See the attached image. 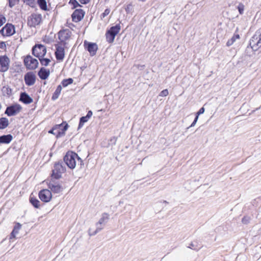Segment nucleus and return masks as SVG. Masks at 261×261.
Instances as JSON below:
<instances>
[{
  "label": "nucleus",
  "mask_w": 261,
  "mask_h": 261,
  "mask_svg": "<svg viewBox=\"0 0 261 261\" xmlns=\"http://www.w3.org/2000/svg\"><path fill=\"white\" fill-rule=\"evenodd\" d=\"M69 126L66 121H63L61 124L55 125L48 130V133L55 135L57 138H59L65 135V132Z\"/></svg>",
  "instance_id": "f257e3e1"
},
{
  "label": "nucleus",
  "mask_w": 261,
  "mask_h": 261,
  "mask_svg": "<svg viewBox=\"0 0 261 261\" xmlns=\"http://www.w3.org/2000/svg\"><path fill=\"white\" fill-rule=\"evenodd\" d=\"M76 156H77V153L74 151L69 150L63 158L64 162L70 169H74L76 166Z\"/></svg>",
  "instance_id": "f03ea898"
},
{
  "label": "nucleus",
  "mask_w": 261,
  "mask_h": 261,
  "mask_svg": "<svg viewBox=\"0 0 261 261\" xmlns=\"http://www.w3.org/2000/svg\"><path fill=\"white\" fill-rule=\"evenodd\" d=\"M120 29V23H118L107 30L105 35L106 40L109 43H112L114 42L116 36L119 33Z\"/></svg>",
  "instance_id": "7ed1b4c3"
},
{
  "label": "nucleus",
  "mask_w": 261,
  "mask_h": 261,
  "mask_svg": "<svg viewBox=\"0 0 261 261\" xmlns=\"http://www.w3.org/2000/svg\"><path fill=\"white\" fill-rule=\"evenodd\" d=\"M71 35V32L66 29H61L58 33V38L60 40V43L63 44L64 46H65L67 44L66 41L68 40Z\"/></svg>",
  "instance_id": "20e7f679"
},
{
  "label": "nucleus",
  "mask_w": 261,
  "mask_h": 261,
  "mask_svg": "<svg viewBox=\"0 0 261 261\" xmlns=\"http://www.w3.org/2000/svg\"><path fill=\"white\" fill-rule=\"evenodd\" d=\"M84 46L86 50L88 51L91 56H94L96 54L98 49L97 44L94 42H89L85 40Z\"/></svg>",
  "instance_id": "39448f33"
},
{
  "label": "nucleus",
  "mask_w": 261,
  "mask_h": 261,
  "mask_svg": "<svg viewBox=\"0 0 261 261\" xmlns=\"http://www.w3.org/2000/svg\"><path fill=\"white\" fill-rule=\"evenodd\" d=\"M46 54V48L45 45L36 43L34 46V56L37 58L44 57Z\"/></svg>",
  "instance_id": "423d86ee"
},
{
  "label": "nucleus",
  "mask_w": 261,
  "mask_h": 261,
  "mask_svg": "<svg viewBox=\"0 0 261 261\" xmlns=\"http://www.w3.org/2000/svg\"><path fill=\"white\" fill-rule=\"evenodd\" d=\"M38 196L40 199L45 203L49 202L53 197L51 192L47 189L41 190L39 192Z\"/></svg>",
  "instance_id": "0eeeda50"
},
{
  "label": "nucleus",
  "mask_w": 261,
  "mask_h": 261,
  "mask_svg": "<svg viewBox=\"0 0 261 261\" xmlns=\"http://www.w3.org/2000/svg\"><path fill=\"white\" fill-rule=\"evenodd\" d=\"M54 169L51 170V173L56 179L62 177V173L64 171V168L60 162L56 163L54 166Z\"/></svg>",
  "instance_id": "6e6552de"
},
{
  "label": "nucleus",
  "mask_w": 261,
  "mask_h": 261,
  "mask_svg": "<svg viewBox=\"0 0 261 261\" xmlns=\"http://www.w3.org/2000/svg\"><path fill=\"white\" fill-rule=\"evenodd\" d=\"M22 109L21 106L19 104L12 105L8 107L5 111V114L8 116L16 115L18 114Z\"/></svg>",
  "instance_id": "1a4fd4ad"
},
{
  "label": "nucleus",
  "mask_w": 261,
  "mask_h": 261,
  "mask_svg": "<svg viewBox=\"0 0 261 261\" xmlns=\"http://www.w3.org/2000/svg\"><path fill=\"white\" fill-rule=\"evenodd\" d=\"M1 34L3 36H10L15 33V28L13 25L7 23L0 30Z\"/></svg>",
  "instance_id": "9d476101"
},
{
  "label": "nucleus",
  "mask_w": 261,
  "mask_h": 261,
  "mask_svg": "<svg viewBox=\"0 0 261 261\" xmlns=\"http://www.w3.org/2000/svg\"><path fill=\"white\" fill-rule=\"evenodd\" d=\"M85 15V12L82 9H75L71 14L72 20L78 22L82 20Z\"/></svg>",
  "instance_id": "9b49d317"
},
{
  "label": "nucleus",
  "mask_w": 261,
  "mask_h": 261,
  "mask_svg": "<svg viewBox=\"0 0 261 261\" xmlns=\"http://www.w3.org/2000/svg\"><path fill=\"white\" fill-rule=\"evenodd\" d=\"M9 63L10 60L7 56H1L0 71L3 72L7 71L9 69Z\"/></svg>",
  "instance_id": "f8f14e48"
},
{
  "label": "nucleus",
  "mask_w": 261,
  "mask_h": 261,
  "mask_svg": "<svg viewBox=\"0 0 261 261\" xmlns=\"http://www.w3.org/2000/svg\"><path fill=\"white\" fill-rule=\"evenodd\" d=\"M56 51L55 53V57L58 61H63L65 57V49L64 47L59 44H55Z\"/></svg>",
  "instance_id": "ddd939ff"
},
{
  "label": "nucleus",
  "mask_w": 261,
  "mask_h": 261,
  "mask_svg": "<svg viewBox=\"0 0 261 261\" xmlns=\"http://www.w3.org/2000/svg\"><path fill=\"white\" fill-rule=\"evenodd\" d=\"M257 39V42L256 43L254 42L251 46V48L254 50L257 49L256 47H261V34L259 35L258 37L256 35H254L250 41V45H251L252 43L254 42V40H256Z\"/></svg>",
  "instance_id": "4468645a"
},
{
  "label": "nucleus",
  "mask_w": 261,
  "mask_h": 261,
  "mask_svg": "<svg viewBox=\"0 0 261 261\" xmlns=\"http://www.w3.org/2000/svg\"><path fill=\"white\" fill-rule=\"evenodd\" d=\"M50 74V71L48 69H46L44 67L40 68V70L38 72V75L39 78L42 80H45L47 79Z\"/></svg>",
  "instance_id": "2eb2a0df"
},
{
  "label": "nucleus",
  "mask_w": 261,
  "mask_h": 261,
  "mask_svg": "<svg viewBox=\"0 0 261 261\" xmlns=\"http://www.w3.org/2000/svg\"><path fill=\"white\" fill-rule=\"evenodd\" d=\"M48 189L51 193L59 194L62 192L63 190V188L60 183L57 184L55 185H52L48 187Z\"/></svg>",
  "instance_id": "dca6fc26"
},
{
  "label": "nucleus",
  "mask_w": 261,
  "mask_h": 261,
  "mask_svg": "<svg viewBox=\"0 0 261 261\" xmlns=\"http://www.w3.org/2000/svg\"><path fill=\"white\" fill-rule=\"evenodd\" d=\"M19 100L25 104H29L32 102V98L25 92L20 94Z\"/></svg>",
  "instance_id": "f3484780"
},
{
  "label": "nucleus",
  "mask_w": 261,
  "mask_h": 261,
  "mask_svg": "<svg viewBox=\"0 0 261 261\" xmlns=\"http://www.w3.org/2000/svg\"><path fill=\"white\" fill-rule=\"evenodd\" d=\"M24 65L27 69H31L33 68L32 64H33V58L30 55H27L24 57Z\"/></svg>",
  "instance_id": "a211bd4d"
},
{
  "label": "nucleus",
  "mask_w": 261,
  "mask_h": 261,
  "mask_svg": "<svg viewBox=\"0 0 261 261\" xmlns=\"http://www.w3.org/2000/svg\"><path fill=\"white\" fill-rule=\"evenodd\" d=\"M21 225L19 223L16 224V225L14 227L12 231L10 234V240H11L13 238H15L16 235L18 233L19 231L21 228Z\"/></svg>",
  "instance_id": "6ab92c4d"
},
{
  "label": "nucleus",
  "mask_w": 261,
  "mask_h": 261,
  "mask_svg": "<svg viewBox=\"0 0 261 261\" xmlns=\"http://www.w3.org/2000/svg\"><path fill=\"white\" fill-rule=\"evenodd\" d=\"M13 139L11 135H3L0 136V143L8 144Z\"/></svg>",
  "instance_id": "aec40b11"
},
{
  "label": "nucleus",
  "mask_w": 261,
  "mask_h": 261,
  "mask_svg": "<svg viewBox=\"0 0 261 261\" xmlns=\"http://www.w3.org/2000/svg\"><path fill=\"white\" fill-rule=\"evenodd\" d=\"M59 179H56L55 178L54 176L50 174V178H48L46 179V182L47 185V186H50L52 185H57V184L60 183L59 181Z\"/></svg>",
  "instance_id": "412c9836"
},
{
  "label": "nucleus",
  "mask_w": 261,
  "mask_h": 261,
  "mask_svg": "<svg viewBox=\"0 0 261 261\" xmlns=\"http://www.w3.org/2000/svg\"><path fill=\"white\" fill-rule=\"evenodd\" d=\"M62 89V87L61 85H59L57 86L55 91L53 94L51 96V100L53 101L57 99L61 93V90Z\"/></svg>",
  "instance_id": "4be33fe9"
},
{
  "label": "nucleus",
  "mask_w": 261,
  "mask_h": 261,
  "mask_svg": "<svg viewBox=\"0 0 261 261\" xmlns=\"http://www.w3.org/2000/svg\"><path fill=\"white\" fill-rule=\"evenodd\" d=\"M24 80L27 85H33V72L27 73L24 76Z\"/></svg>",
  "instance_id": "5701e85b"
},
{
  "label": "nucleus",
  "mask_w": 261,
  "mask_h": 261,
  "mask_svg": "<svg viewBox=\"0 0 261 261\" xmlns=\"http://www.w3.org/2000/svg\"><path fill=\"white\" fill-rule=\"evenodd\" d=\"M109 219V215L108 213H104L102 214L101 218L99 220L98 222L96 223V225L98 224H102L107 223Z\"/></svg>",
  "instance_id": "b1692460"
},
{
  "label": "nucleus",
  "mask_w": 261,
  "mask_h": 261,
  "mask_svg": "<svg viewBox=\"0 0 261 261\" xmlns=\"http://www.w3.org/2000/svg\"><path fill=\"white\" fill-rule=\"evenodd\" d=\"M9 125L8 119L5 117L0 118V129L6 128Z\"/></svg>",
  "instance_id": "393cba45"
},
{
  "label": "nucleus",
  "mask_w": 261,
  "mask_h": 261,
  "mask_svg": "<svg viewBox=\"0 0 261 261\" xmlns=\"http://www.w3.org/2000/svg\"><path fill=\"white\" fill-rule=\"evenodd\" d=\"M240 38L239 34L234 33L233 36L229 39L226 45L227 46H230L233 44V43L236 41V40Z\"/></svg>",
  "instance_id": "a878e982"
},
{
  "label": "nucleus",
  "mask_w": 261,
  "mask_h": 261,
  "mask_svg": "<svg viewBox=\"0 0 261 261\" xmlns=\"http://www.w3.org/2000/svg\"><path fill=\"white\" fill-rule=\"evenodd\" d=\"M188 247L194 250L198 251L201 248V246L197 241H194L191 242Z\"/></svg>",
  "instance_id": "bb28decb"
},
{
  "label": "nucleus",
  "mask_w": 261,
  "mask_h": 261,
  "mask_svg": "<svg viewBox=\"0 0 261 261\" xmlns=\"http://www.w3.org/2000/svg\"><path fill=\"white\" fill-rule=\"evenodd\" d=\"M123 8L125 9L126 14H132L134 11V6L132 3L124 5Z\"/></svg>",
  "instance_id": "cd10ccee"
},
{
  "label": "nucleus",
  "mask_w": 261,
  "mask_h": 261,
  "mask_svg": "<svg viewBox=\"0 0 261 261\" xmlns=\"http://www.w3.org/2000/svg\"><path fill=\"white\" fill-rule=\"evenodd\" d=\"M37 3L41 10L43 11L49 10L47 5V1H37Z\"/></svg>",
  "instance_id": "c85d7f7f"
},
{
  "label": "nucleus",
  "mask_w": 261,
  "mask_h": 261,
  "mask_svg": "<svg viewBox=\"0 0 261 261\" xmlns=\"http://www.w3.org/2000/svg\"><path fill=\"white\" fill-rule=\"evenodd\" d=\"M88 120L89 119L86 116L80 117L77 129H81L83 126L84 124L88 122Z\"/></svg>",
  "instance_id": "c756f323"
},
{
  "label": "nucleus",
  "mask_w": 261,
  "mask_h": 261,
  "mask_svg": "<svg viewBox=\"0 0 261 261\" xmlns=\"http://www.w3.org/2000/svg\"><path fill=\"white\" fill-rule=\"evenodd\" d=\"M73 82V80L71 77L63 79L61 82L62 86L63 87H66L68 85L72 84Z\"/></svg>",
  "instance_id": "7c9ffc66"
},
{
  "label": "nucleus",
  "mask_w": 261,
  "mask_h": 261,
  "mask_svg": "<svg viewBox=\"0 0 261 261\" xmlns=\"http://www.w3.org/2000/svg\"><path fill=\"white\" fill-rule=\"evenodd\" d=\"M40 61L41 64L42 66H47L48 65L50 62V60L48 58H45L44 57L38 58Z\"/></svg>",
  "instance_id": "2f4dec72"
},
{
  "label": "nucleus",
  "mask_w": 261,
  "mask_h": 261,
  "mask_svg": "<svg viewBox=\"0 0 261 261\" xmlns=\"http://www.w3.org/2000/svg\"><path fill=\"white\" fill-rule=\"evenodd\" d=\"M44 205V203H41L38 199L34 197V207L39 208L41 206H43Z\"/></svg>",
  "instance_id": "473e14b6"
},
{
  "label": "nucleus",
  "mask_w": 261,
  "mask_h": 261,
  "mask_svg": "<svg viewBox=\"0 0 261 261\" xmlns=\"http://www.w3.org/2000/svg\"><path fill=\"white\" fill-rule=\"evenodd\" d=\"M34 20L35 21V22L37 25H38L42 21V15L40 14H34Z\"/></svg>",
  "instance_id": "72a5a7b5"
},
{
  "label": "nucleus",
  "mask_w": 261,
  "mask_h": 261,
  "mask_svg": "<svg viewBox=\"0 0 261 261\" xmlns=\"http://www.w3.org/2000/svg\"><path fill=\"white\" fill-rule=\"evenodd\" d=\"M245 6L241 3H239L238 6H237V8L238 10L239 14L240 15H242L244 13Z\"/></svg>",
  "instance_id": "f704fd0d"
},
{
  "label": "nucleus",
  "mask_w": 261,
  "mask_h": 261,
  "mask_svg": "<svg viewBox=\"0 0 261 261\" xmlns=\"http://www.w3.org/2000/svg\"><path fill=\"white\" fill-rule=\"evenodd\" d=\"M102 229V228H99L97 227L95 230L92 231L91 228H89L88 230V233L89 236H92L95 235L97 232L100 231Z\"/></svg>",
  "instance_id": "c9c22d12"
},
{
  "label": "nucleus",
  "mask_w": 261,
  "mask_h": 261,
  "mask_svg": "<svg viewBox=\"0 0 261 261\" xmlns=\"http://www.w3.org/2000/svg\"><path fill=\"white\" fill-rule=\"evenodd\" d=\"M250 220L251 218L250 217L248 216H245L242 219V222L244 224H248L250 222Z\"/></svg>",
  "instance_id": "e433bc0d"
},
{
  "label": "nucleus",
  "mask_w": 261,
  "mask_h": 261,
  "mask_svg": "<svg viewBox=\"0 0 261 261\" xmlns=\"http://www.w3.org/2000/svg\"><path fill=\"white\" fill-rule=\"evenodd\" d=\"M117 140V137H113L109 140V144L110 145H111L112 146L115 145L116 143Z\"/></svg>",
  "instance_id": "4c0bfd02"
},
{
  "label": "nucleus",
  "mask_w": 261,
  "mask_h": 261,
  "mask_svg": "<svg viewBox=\"0 0 261 261\" xmlns=\"http://www.w3.org/2000/svg\"><path fill=\"white\" fill-rule=\"evenodd\" d=\"M110 10L109 8L106 9L104 12L100 15L101 19H103L107 16L110 13Z\"/></svg>",
  "instance_id": "58836bf2"
},
{
  "label": "nucleus",
  "mask_w": 261,
  "mask_h": 261,
  "mask_svg": "<svg viewBox=\"0 0 261 261\" xmlns=\"http://www.w3.org/2000/svg\"><path fill=\"white\" fill-rule=\"evenodd\" d=\"M69 4L73 6V8L81 7V5L79 3L78 1H69Z\"/></svg>",
  "instance_id": "ea45409f"
},
{
  "label": "nucleus",
  "mask_w": 261,
  "mask_h": 261,
  "mask_svg": "<svg viewBox=\"0 0 261 261\" xmlns=\"http://www.w3.org/2000/svg\"><path fill=\"white\" fill-rule=\"evenodd\" d=\"M169 92L168 89H166L162 90L159 94V96L161 97H165L168 95Z\"/></svg>",
  "instance_id": "a19ab883"
},
{
  "label": "nucleus",
  "mask_w": 261,
  "mask_h": 261,
  "mask_svg": "<svg viewBox=\"0 0 261 261\" xmlns=\"http://www.w3.org/2000/svg\"><path fill=\"white\" fill-rule=\"evenodd\" d=\"M6 19L3 15H0V27L6 22Z\"/></svg>",
  "instance_id": "79ce46f5"
},
{
  "label": "nucleus",
  "mask_w": 261,
  "mask_h": 261,
  "mask_svg": "<svg viewBox=\"0 0 261 261\" xmlns=\"http://www.w3.org/2000/svg\"><path fill=\"white\" fill-rule=\"evenodd\" d=\"M204 111L205 109L203 107H202L198 110V112L196 113V114L199 116L200 115L203 114L204 113Z\"/></svg>",
  "instance_id": "37998d69"
},
{
  "label": "nucleus",
  "mask_w": 261,
  "mask_h": 261,
  "mask_svg": "<svg viewBox=\"0 0 261 261\" xmlns=\"http://www.w3.org/2000/svg\"><path fill=\"white\" fill-rule=\"evenodd\" d=\"M28 24L30 27L33 26V15L29 17Z\"/></svg>",
  "instance_id": "c03bdc74"
},
{
  "label": "nucleus",
  "mask_w": 261,
  "mask_h": 261,
  "mask_svg": "<svg viewBox=\"0 0 261 261\" xmlns=\"http://www.w3.org/2000/svg\"><path fill=\"white\" fill-rule=\"evenodd\" d=\"M39 62L36 59L34 58V70L38 67Z\"/></svg>",
  "instance_id": "a18cd8bd"
},
{
  "label": "nucleus",
  "mask_w": 261,
  "mask_h": 261,
  "mask_svg": "<svg viewBox=\"0 0 261 261\" xmlns=\"http://www.w3.org/2000/svg\"><path fill=\"white\" fill-rule=\"evenodd\" d=\"M17 1H9V6L10 8H12L16 4Z\"/></svg>",
  "instance_id": "49530a36"
},
{
  "label": "nucleus",
  "mask_w": 261,
  "mask_h": 261,
  "mask_svg": "<svg viewBox=\"0 0 261 261\" xmlns=\"http://www.w3.org/2000/svg\"><path fill=\"white\" fill-rule=\"evenodd\" d=\"M93 112L91 110H89L86 116L89 119L92 116Z\"/></svg>",
  "instance_id": "de8ad7c7"
},
{
  "label": "nucleus",
  "mask_w": 261,
  "mask_h": 261,
  "mask_svg": "<svg viewBox=\"0 0 261 261\" xmlns=\"http://www.w3.org/2000/svg\"><path fill=\"white\" fill-rule=\"evenodd\" d=\"M6 47V43L5 42H0V48L5 49Z\"/></svg>",
  "instance_id": "09e8293b"
},
{
  "label": "nucleus",
  "mask_w": 261,
  "mask_h": 261,
  "mask_svg": "<svg viewBox=\"0 0 261 261\" xmlns=\"http://www.w3.org/2000/svg\"><path fill=\"white\" fill-rule=\"evenodd\" d=\"M78 166H80V169H82L84 168V161L80 162L78 163Z\"/></svg>",
  "instance_id": "8fccbe9b"
},
{
  "label": "nucleus",
  "mask_w": 261,
  "mask_h": 261,
  "mask_svg": "<svg viewBox=\"0 0 261 261\" xmlns=\"http://www.w3.org/2000/svg\"><path fill=\"white\" fill-rule=\"evenodd\" d=\"M196 122H193L192 123V124H191L190 126H189V127H187L186 128V130H187L188 129H189L190 127H193L195 126V125L196 124Z\"/></svg>",
  "instance_id": "3c124183"
},
{
  "label": "nucleus",
  "mask_w": 261,
  "mask_h": 261,
  "mask_svg": "<svg viewBox=\"0 0 261 261\" xmlns=\"http://www.w3.org/2000/svg\"><path fill=\"white\" fill-rule=\"evenodd\" d=\"M75 159L77 160L78 163L80 162H82L83 161V160L79 156V155L77 154V156H76V158Z\"/></svg>",
  "instance_id": "603ef678"
},
{
  "label": "nucleus",
  "mask_w": 261,
  "mask_h": 261,
  "mask_svg": "<svg viewBox=\"0 0 261 261\" xmlns=\"http://www.w3.org/2000/svg\"><path fill=\"white\" fill-rule=\"evenodd\" d=\"M75 159L77 160L78 163L80 162H82L83 161V160L79 156V155L77 154V156H76V158Z\"/></svg>",
  "instance_id": "864d4df0"
},
{
  "label": "nucleus",
  "mask_w": 261,
  "mask_h": 261,
  "mask_svg": "<svg viewBox=\"0 0 261 261\" xmlns=\"http://www.w3.org/2000/svg\"><path fill=\"white\" fill-rule=\"evenodd\" d=\"M199 115H197V114H195V117L193 122L197 123L198 118H199Z\"/></svg>",
  "instance_id": "5fc2aeb1"
},
{
  "label": "nucleus",
  "mask_w": 261,
  "mask_h": 261,
  "mask_svg": "<svg viewBox=\"0 0 261 261\" xmlns=\"http://www.w3.org/2000/svg\"><path fill=\"white\" fill-rule=\"evenodd\" d=\"M199 115H197V114H195V117L193 122L197 123L198 118H199Z\"/></svg>",
  "instance_id": "6e6d98bb"
},
{
  "label": "nucleus",
  "mask_w": 261,
  "mask_h": 261,
  "mask_svg": "<svg viewBox=\"0 0 261 261\" xmlns=\"http://www.w3.org/2000/svg\"><path fill=\"white\" fill-rule=\"evenodd\" d=\"M75 25L73 24L72 23H70L68 25V27L70 29H72V27H74Z\"/></svg>",
  "instance_id": "4d7b16f0"
},
{
  "label": "nucleus",
  "mask_w": 261,
  "mask_h": 261,
  "mask_svg": "<svg viewBox=\"0 0 261 261\" xmlns=\"http://www.w3.org/2000/svg\"><path fill=\"white\" fill-rule=\"evenodd\" d=\"M81 4H84V5H86L88 3H89V2L90 1H79Z\"/></svg>",
  "instance_id": "13d9d810"
},
{
  "label": "nucleus",
  "mask_w": 261,
  "mask_h": 261,
  "mask_svg": "<svg viewBox=\"0 0 261 261\" xmlns=\"http://www.w3.org/2000/svg\"><path fill=\"white\" fill-rule=\"evenodd\" d=\"M32 194H33V193H32L31 194L29 200H30V203L33 205V197H32Z\"/></svg>",
  "instance_id": "bf43d9fd"
},
{
  "label": "nucleus",
  "mask_w": 261,
  "mask_h": 261,
  "mask_svg": "<svg viewBox=\"0 0 261 261\" xmlns=\"http://www.w3.org/2000/svg\"><path fill=\"white\" fill-rule=\"evenodd\" d=\"M87 67V66L86 65H84V66H82V67H81V70L82 71H84Z\"/></svg>",
  "instance_id": "052dcab7"
},
{
  "label": "nucleus",
  "mask_w": 261,
  "mask_h": 261,
  "mask_svg": "<svg viewBox=\"0 0 261 261\" xmlns=\"http://www.w3.org/2000/svg\"><path fill=\"white\" fill-rule=\"evenodd\" d=\"M34 98L37 101L39 98V96L37 95V94H36V95L34 96Z\"/></svg>",
  "instance_id": "680f3d73"
},
{
  "label": "nucleus",
  "mask_w": 261,
  "mask_h": 261,
  "mask_svg": "<svg viewBox=\"0 0 261 261\" xmlns=\"http://www.w3.org/2000/svg\"><path fill=\"white\" fill-rule=\"evenodd\" d=\"M28 2H29L28 5H29L31 7H33V5H32L33 4V1H28Z\"/></svg>",
  "instance_id": "e2e57ef3"
},
{
  "label": "nucleus",
  "mask_w": 261,
  "mask_h": 261,
  "mask_svg": "<svg viewBox=\"0 0 261 261\" xmlns=\"http://www.w3.org/2000/svg\"><path fill=\"white\" fill-rule=\"evenodd\" d=\"M33 78H34V84L35 82V80H36V76L34 74Z\"/></svg>",
  "instance_id": "0e129e2a"
},
{
  "label": "nucleus",
  "mask_w": 261,
  "mask_h": 261,
  "mask_svg": "<svg viewBox=\"0 0 261 261\" xmlns=\"http://www.w3.org/2000/svg\"><path fill=\"white\" fill-rule=\"evenodd\" d=\"M163 202L165 203H168V202H167L166 200H163Z\"/></svg>",
  "instance_id": "69168bd1"
},
{
  "label": "nucleus",
  "mask_w": 261,
  "mask_h": 261,
  "mask_svg": "<svg viewBox=\"0 0 261 261\" xmlns=\"http://www.w3.org/2000/svg\"><path fill=\"white\" fill-rule=\"evenodd\" d=\"M39 92V93H41V90H40V89L38 90L37 92Z\"/></svg>",
  "instance_id": "338daca9"
},
{
  "label": "nucleus",
  "mask_w": 261,
  "mask_h": 261,
  "mask_svg": "<svg viewBox=\"0 0 261 261\" xmlns=\"http://www.w3.org/2000/svg\"><path fill=\"white\" fill-rule=\"evenodd\" d=\"M18 67L19 69H20V68H21V66H20H20H19V65H18Z\"/></svg>",
  "instance_id": "774afa93"
}]
</instances>
